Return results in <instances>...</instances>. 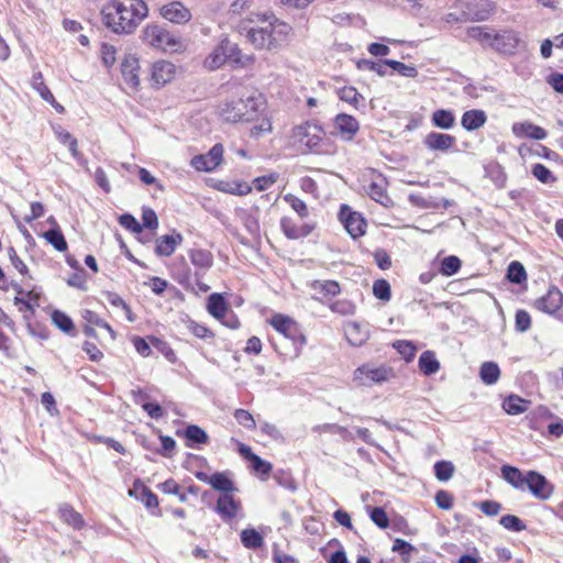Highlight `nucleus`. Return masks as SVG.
Here are the masks:
<instances>
[{
	"label": "nucleus",
	"instance_id": "54",
	"mask_svg": "<svg viewBox=\"0 0 563 563\" xmlns=\"http://www.w3.org/2000/svg\"><path fill=\"white\" fill-rule=\"evenodd\" d=\"M280 228L284 234L290 240H297L301 238L302 233H299V225L288 217H284L280 220Z\"/></svg>",
	"mask_w": 563,
	"mask_h": 563
},
{
	"label": "nucleus",
	"instance_id": "59",
	"mask_svg": "<svg viewBox=\"0 0 563 563\" xmlns=\"http://www.w3.org/2000/svg\"><path fill=\"white\" fill-rule=\"evenodd\" d=\"M119 222L123 228L132 231L133 233H142V224L132 214H122Z\"/></svg>",
	"mask_w": 563,
	"mask_h": 563
},
{
	"label": "nucleus",
	"instance_id": "41",
	"mask_svg": "<svg viewBox=\"0 0 563 563\" xmlns=\"http://www.w3.org/2000/svg\"><path fill=\"white\" fill-rule=\"evenodd\" d=\"M241 541L245 548L257 549L263 544V537L255 529H244L241 532Z\"/></svg>",
	"mask_w": 563,
	"mask_h": 563
},
{
	"label": "nucleus",
	"instance_id": "12",
	"mask_svg": "<svg viewBox=\"0 0 563 563\" xmlns=\"http://www.w3.org/2000/svg\"><path fill=\"white\" fill-rule=\"evenodd\" d=\"M526 489L540 500H548L554 492L553 485L536 471L528 472Z\"/></svg>",
	"mask_w": 563,
	"mask_h": 563
},
{
	"label": "nucleus",
	"instance_id": "38",
	"mask_svg": "<svg viewBox=\"0 0 563 563\" xmlns=\"http://www.w3.org/2000/svg\"><path fill=\"white\" fill-rule=\"evenodd\" d=\"M44 239L52 244L57 251L67 250V242L58 228L51 229L43 234Z\"/></svg>",
	"mask_w": 563,
	"mask_h": 563
},
{
	"label": "nucleus",
	"instance_id": "3",
	"mask_svg": "<svg viewBox=\"0 0 563 563\" xmlns=\"http://www.w3.org/2000/svg\"><path fill=\"white\" fill-rule=\"evenodd\" d=\"M262 97L254 93L224 101L219 107L222 120L230 123L250 122L256 119Z\"/></svg>",
	"mask_w": 563,
	"mask_h": 563
},
{
	"label": "nucleus",
	"instance_id": "35",
	"mask_svg": "<svg viewBox=\"0 0 563 563\" xmlns=\"http://www.w3.org/2000/svg\"><path fill=\"white\" fill-rule=\"evenodd\" d=\"M529 401L517 395H510L503 402V408L508 415H520L527 410V404Z\"/></svg>",
	"mask_w": 563,
	"mask_h": 563
},
{
	"label": "nucleus",
	"instance_id": "57",
	"mask_svg": "<svg viewBox=\"0 0 563 563\" xmlns=\"http://www.w3.org/2000/svg\"><path fill=\"white\" fill-rule=\"evenodd\" d=\"M372 521L380 529H386L389 526V519L386 511L382 507H373L369 510Z\"/></svg>",
	"mask_w": 563,
	"mask_h": 563
},
{
	"label": "nucleus",
	"instance_id": "19",
	"mask_svg": "<svg viewBox=\"0 0 563 563\" xmlns=\"http://www.w3.org/2000/svg\"><path fill=\"white\" fill-rule=\"evenodd\" d=\"M139 59L134 56H128L121 64V71L124 82L135 89L140 84Z\"/></svg>",
	"mask_w": 563,
	"mask_h": 563
},
{
	"label": "nucleus",
	"instance_id": "4",
	"mask_svg": "<svg viewBox=\"0 0 563 563\" xmlns=\"http://www.w3.org/2000/svg\"><path fill=\"white\" fill-rule=\"evenodd\" d=\"M395 377L394 371L385 365L375 366L366 363L358 366L353 373V382L356 386L371 387L383 384Z\"/></svg>",
	"mask_w": 563,
	"mask_h": 563
},
{
	"label": "nucleus",
	"instance_id": "40",
	"mask_svg": "<svg viewBox=\"0 0 563 563\" xmlns=\"http://www.w3.org/2000/svg\"><path fill=\"white\" fill-rule=\"evenodd\" d=\"M473 21H486L495 10V3L490 0H481L475 4Z\"/></svg>",
	"mask_w": 563,
	"mask_h": 563
},
{
	"label": "nucleus",
	"instance_id": "49",
	"mask_svg": "<svg viewBox=\"0 0 563 563\" xmlns=\"http://www.w3.org/2000/svg\"><path fill=\"white\" fill-rule=\"evenodd\" d=\"M499 523L507 530L520 532L526 530V523L515 515H505L500 518Z\"/></svg>",
	"mask_w": 563,
	"mask_h": 563
},
{
	"label": "nucleus",
	"instance_id": "14",
	"mask_svg": "<svg viewBox=\"0 0 563 563\" xmlns=\"http://www.w3.org/2000/svg\"><path fill=\"white\" fill-rule=\"evenodd\" d=\"M241 509V504L236 500L231 493L222 494L217 500L216 511L225 522L234 519Z\"/></svg>",
	"mask_w": 563,
	"mask_h": 563
},
{
	"label": "nucleus",
	"instance_id": "13",
	"mask_svg": "<svg viewBox=\"0 0 563 563\" xmlns=\"http://www.w3.org/2000/svg\"><path fill=\"white\" fill-rule=\"evenodd\" d=\"M159 12L165 20L176 24L187 23L191 19L190 10L178 1L163 5Z\"/></svg>",
	"mask_w": 563,
	"mask_h": 563
},
{
	"label": "nucleus",
	"instance_id": "58",
	"mask_svg": "<svg viewBox=\"0 0 563 563\" xmlns=\"http://www.w3.org/2000/svg\"><path fill=\"white\" fill-rule=\"evenodd\" d=\"M394 347L402 355L407 362L415 357L416 347L408 341H397L394 343Z\"/></svg>",
	"mask_w": 563,
	"mask_h": 563
},
{
	"label": "nucleus",
	"instance_id": "63",
	"mask_svg": "<svg viewBox=\"0 0 563 563\" xmlns=\"http://www.w3.org/2000/svg\"><path fill=\"white\" fill-rule=\"evenodd\" d=\"M531 327L530 314L525 310H518L516 313V329L519 332H526Z\"/></svg>",
	"mask_w": 563,
	"mask_h": 563
},
{
	"label": "nucleus",
	"instance_id": "29",
	"mask_svg": "<svg viewBox=\"0 0 563 563\" xmlns=\"http://www.w3.org/2000/svg\"><path fill=\"white\" fill-rule=\"evenodd\" d=\"M431 123L435 128L450 130L455 125V115L451 110L439 109L432 113Z\"/></svg>",
	"mask_w": 563,
	"mask_h": 563
},
{
	"label": "nucleus",
	"instance_id": "18",
	"mask_svg": "<svg viewBox=\"0 0 563 563\" xmlns=\"http://www.w3.org/2000/svg\"><path fill=\"white\" fill-rule=\"evenodd\" d=\"M511 131L517 137L526 136L537 141L544 140L548 135L543 128L528 121L514 123Z\"/></svg>",
	"mask_w": 563,
	"mask_h": 563
},
{
	"label": "nucleus",
	"instance_id": "11",
	"mask_svg": "<svg viewBox=\"0 0 563 563\" xmlns=\"http://www.w3.org/2000/svg\"><path fill=\"white\" fill-rule=\"evenodd\" d=\"M340 220L353 239H357L365 233L366 221L361 213L353 211L349 206L343 205L340 209Z\"/></svg>",
	"mask_w": 563,
	"mask_h": 563
},
{
	"label": "nucleus",
	"instance_id": "20",
	"mask_svg": "<svg viewBox=\"0 0 563 563\" xmlns=\"http://www.w3.org/2000/svg\"><path fill=\"white\" fill-rule=\"evenodd\" d=\"M334 124L344 140H352L358 131L357 120L349 114H338L334 120Z\"/></svg>",
	"mask_w": 563,
	"mask_h": 563
},
{
	"label": "nucleus",
	"instance_id": "64",
	"mask_svg": "<svg viewBox=\"0 0 563 563\" xmlns=\"http://www.w3.org/2000/svg\"><path fill=\"white\" fill-rule=\"evenodd\" d=\"M434 499L437 506L441 509L449 510L453 507V496L445 490H439Z\"/></svg>",
	"mask_w": 563,
	"mask_h": 563
},
{
	"label": "nucleus",
	"instance_id": "8",
	"mask_svg": "<svg viewBox=\"0 0 563 563\" xmlns=\"http://www.w3.org/2000/svg\"><path fill=\"white\" fill-rule=\"evenodd\" d=\"M144 41L153 47L167 49L176 46L177 42L163 26L150 24L143 30Z\"/></svg>",
	"mask_w": 563,
	"mask_h": 563
},
{
	"label": "nucleus",
	"instance_id": "24",
	"mask_svg": "<svg viewBox=\"0 0 563 563\" xmlns=\"http://www.w3.org/2000/svg\"><path fill=\"white\" fill-rule=\"evenodd\" d=\"M486 121L487 117L483 110L473 109L463 113L461 124L467 131H475L482 128Z\"/></svg>",
	"mask_w": 563,
	"mask_h": 563
},
{
	"label": "nucleus",
	"instance_id": "37",
	"mask_svg": "<svg viewBox=\"0 0 563 563\" xmlns=\"http://www.w3.org/2000/svg\"><path fill=\"white\" fill-rule=\"evenodd\" d=\"M210 485L213 489L222 492L223 494H230L234 490L233 482L223 473H214Z\"/></svg>",
	"mask_w": 563,
	"mask_h": 563
},
{
	"label": "nucleus",
	"instance_id": "15",
	"mask_svg": "<svg viewBox=\"0 0 563 563\" xmlns=\"http://www.w3.org/2000/svg\"><path fill=\"white\" fill-rule=\"evenodd\" d=\"M562 305L563 294L556 287H551L543 297L536 301L537 309L550 314L556 312Z\"/></svg>",
	"mask_w": 563,
	"mask_h": 563
},
{
	"label": "nucleus",
	"instance_id": "5",
	"mask_svg": "<svg viewBox=\"0 0 563 563\" xmlns=\"http://www.w3.org/2000/svg\"><path fill=\"white\" fill-rule=\"evenodd\" d=\"M269 324L286 339L292 341L296 355L299 354V349L306 344V336L301 333L299 324L290 317L283 313H275L269 319Z\"/></svg>",
	"mask_w": 563,
	"mask_h": 563
},
{
	"label": "nucleus",
	"instance_id": "32",
	"mask_svg": "<svg viewBox=\"0 0 563 563\" xmlns=\"http://www.w3.org/2000/svg\"><path fill=\"white\" fill-rule=\"evenodd\" d=\"M500 376V369L495 362H484L479 368V377L486 385H493L497 383Z\"/></svg>",
	"mask_w": 563,
	"mask_h": 563
},
{
	"label": "nucleus",
	"instance_id": "55",
	"mask_svg": "<svg viewBox=\"0 0 563 563\" xmlns=\"http://www.w3.org/2000/svg\"><path fill=\"white\" fill-rule=\"evenodd\" d=\"M373 294L377 299L388 301L391 295L389 283L385 279L375 280L373 285Z\"/></svg>",
	"mask_w": 563,
	"mask_h": 563
},
{
	"label": "nucleus",
	"instance_id": "62",
	"mask_svg": "<svg viewBox=\"0 0 563 563\" xmlns=\"http://www.w3.org/2000/svg\"><path fill=\"white\" fill-rule=\"evenodd\" d=\"M158 227V219L155 211L151 208L143 209L142 213V229L156 230Z\"/></svg>",
	"mask_w": 563,
	"mask_h": 563
},
{
	"label": "nucleus",
	"instance_id": "2",
	"mask_svg": "<svg viewBox=\"0 0 563 563\" xmlns=\"http://www.w3.org/2000/svg\"><path fill=\"white\" fill-rule=\"evenodd\" d=\"M104 25L117 34H132L148 15L144 0H112L102 10Z\"/></svg>",
	"mask_w": 563,
	"mask_h": 563
},
{
	"label": "nucleus",
	"instance_id": "23",
	"mask_svg": "<svg viewBox=\"0 0 563 563\" xmlns=\"http://www.w3.org/2000/svg\"><path fill=\"white\" fill-rule=\"evenodd\" d=\"M181 242L183 235L180 233L163 235L156 240L155 253L158 256H170Z\"/></svg>",
	"mask_w": 563,
	"mask_h": 563
},
{
	"label": "nucleus",
	"instance_id": "47",
	"mask_svg": "<svg viewBox=\"0 0 563 563\" xmlns=\"http://www.w3.org/2000/svg\"><path fill=\"white\" fill-rule=\"evenodd\" d=\"M284 200L289 203V206L291 207V209L297 212V214L303 219V218H307L309 216V210H308V207L306 205V202L303 200H301L300 198H298L297 196L292 195V194H287L284 196Z\"/></svg>",
	"mask_w": 563,
	"mask_h": 563
},
{
	"label": "nucleus",
	"instance_id": "42",
	"mask_svg": "<svg viewBox=\"0 0 563 563\" xmlns=\"http://www.w3.org/2000/svg\"><path fill=\"white\" fill-rule=\"evenodd\" d=\"M507 277L514 284H521L527 279V273L523 265L517 261L509 264L507 269Z\"/></svg>",
	"mask_w": 563,
	"mask_h": 563
},
{
	"label": "nucleus",
	"instance_id": "33",
	"mask_svg": "<svg viewBox=\"0 0 563 563\" xmlns=\"http://www.w3.org/2000/svg\"><path fill=\"white\" fill-rule=\"evenodd\" d=\"M419 368L427 376L435 374L439 371L440 363L435 358V355H434L433 352L424 351L420 355V357H419Z\"/></svg>",
	"mask_w": 563,
	"mask_h": 563
},
{
	"label": "nucleus",
	"instance_id": "34",
	"mask_svg": "<svg viewBox=\"0 0 563 563\" xmlns=\"http://www.w3.org/2000/svg\"><path fill=\"white\" fill-rule=\"evenodd\" d=\"M217 188L220 191L235 196H245L252 190V186L245 181H221Z\"/></svg>",
	"mask_w": 563,
	"mask_h": 563
},
{
	"label": "nucleus",
	"instance_id": "50",
	"mask_svg": "<svg viewBox=\"0 0 563 563\" xmlns=\"http://www.w3.org/2000/svg\"><path fill=\"white\" fill-rule=\"evenodd\" d=\"M82 318L87 323H89L92 327L97 325L99 328L106 329L111 334V336L114 338V331L111 328V325L107 321L101 319L96 312L91 310H85L82 312Z\"/></svg>",
	"mask_w": 563,
	"mask_h": 563
},
{
	"label": "nucleus",
	"instance_id": "9",
	"mask_svg": "<svg viewBox=\"0 0 563 563\" xmlns=\"http://www.w3.org/2000/svg\"><path fill=\"white\" fill-rule=\"evenodd\" d=\"M223 152L222 144L217 143L207 154L194 156L190 165L198 172H212L221 164Z\"/></svg>",
	"mask_w": 563,
	"mask_h": 563
},
{
	"label": "nucleus",
	"instance_id": "17",
	"mask_svg": "<svg viewBox=\"0 0 563 563\" xmlns=\"http://www.w3.org/2000/svg\"><path fill=\"white\" fill-rule=\"evenodd\" d=\"M455 141V137L450 134L430 132L426 135L423 144L431 151L445 152L454 145Z\"/></svg>",
	"mask_w": 563,
	"mask_h": 563
},
{
	"label": "nucleus",
	"instance_id": "36",
	"mask_svg": "<svg viewBox=\"0 0 563 563\" xmlns=\"http://www.w3.org/2000/svg\"><path fill=\"white\" fill-rule=\"evenodd\" d=\"M345 335L347 341L354 346L362 345L367 339V333L362 331L360 324L356 322H350L346 324Z\"/></svg>",
	"mask_w": 563,
	"mask_h": 563
},
{
	"label": "nucleus",
	"instance_id": "61",
	"mask_svg": "<svg viewBox=\"0 0 563 563\" xmlns=\"http://www.w3.org/2000/svg\"><path fill=\"white\" fill-rule=\"evenodd\" d=\"M250 462L252 464V468L261 475L268 476L272 472V464L264 461L258 455H252V460Z\"/></svg>",
	"mask_w": 563,
	"mask_h": 563
},
{
	"label": "nucleus",
	"instance_id": "25",
	"mask_svg": "<svg viewBox=\"0 0 563 563\" xmlns=\"http://www.w3.org/2000/svg\"><path fill=\"white\" fill-rule=\"evenodd\" d=\"M208 312L216 319H224L228 314L229 307L221 294H211L207 303Z\"/></svg>",
	"mask_w": 563,
	"mask_h": 563
},
{
	"label": "nucleus",
	"instance_id": "16",
	"mask_svg": "<svg viewBox=\"0 0 563 563\" xmlns=\"http://www.w3.org/2000/svg\"><path fill=\"white\" fill-rule=\"evenodd\" d=\"M175 75V66L167 60H157L152 65L151 79L161 87L169 82Z\"/></svg>",
	"mask_w": 563,
	"mask_h": 563
},
{
	"label": "nucleus",
	"instance_id": "56",
	"mask_svg": "<svg viewBox=\"0 0 563 563\" xmlns=\"http://www.w3.org/2000/svg\"><path fill=\"white\" fill-rule=\"evenodd\" d=\"M332 312L341 316H351L355 312V306L350 300H336L330 305Z\"/></svg>",
	"mask_w": 563,
	"mask_h": 563
},
{
	"label": "nucleus",
	"instance_id": "44",
	"mask_svg": "<svg viewBox=\"0 0 563 563\" xmlns=\"http://www.w3.org/2000/svg\"><path fill=\"white\" fill-rule=\"evenodd\" d=\"M32 87L35 89L41 98L45 101H54V96L48 89V87L44 84L42 73H35L32 77Z\"/></svg>",
	"mask_w": 563,
	"mask_h": 563
},
{
	"label": "nucleus",
	"instance_id": "45",
	"mask_svg": "<svg viewBox=\"0 0 563 563\" xmlns=\"http://www.w3.org/2000/svg\"><path fill=\"white\" fill-rule=\"evenodd\" d=\"M52 321L59 330H62L65 333H69L70 331L74 330L73 320L63 311H53Z\"/></svg>",
	"mask_w": 563,
	"mask_h": 563
},
{
	"label": "nucleus",
	"instance_id": "51",
	"mask_svg": "<svg viewBox=\"0 0 563 563\" xmlns=\"http://www.w3.org/2000/svg\"><path fill=\"white\" fill-rule=\"evenodd\" d=\"M186 438L197 444H203L208 442V434L205 430L196 424H190L185 430Z\"/></svg>",
	"mask_w": 563,
	"mask_h": 563
},
{
	"label": "nucleus",
	"instance_id": "46",
	"mask_svg": "<svg viewBox=\"0 0 563 563\" xmlns=\"http://www.w3.org/2000/svg\"><path fill=\"white\" fill-rule=\"evenodd\" d=\"M531 174L542 184H553L556 181V177L552 172L542 164L532 165Z\"/></svg>",
	"mask_w": 563,
	"mask_h": 563
},
{
	"label": "nucleus",
	"instance_id": "22",
	"mask_svg": "<svg viewBox=\"0 0 563 563\" xmlns=\"http://www.w3.org/2000/svg\"><path fill=\"white\" fill-rule=\"evenodd\" d=\"M238 216L241 219V221L243 222L244 228L251 235L257 236L260 234V231H261V225H260V220H258L260 209L257 207H252L249 210L241 209L238 211Z\"/></svg>",
	"mask_w": 563,
	"mask_h": 563
},
{
	"label": "nucleus",
	"instance_id": "21",
	"mask_svg": "<svg viewBox=\"0 0 563 563\" xmlns=\"http://www.w3.org/2000/svg\"><path fill=\"white\" fill-rule=\"evenodd\" d=\"M500 472L501 477L514 488L526 489L528 473L523 474L519 468L511 465H503Z\"/></svg>",
	"mask_w": 563,
	"mask_h": 563
},
{
	"label": "nucleus",
	"instance_id": "53",
	"mask_svg": "<svg viewBox=\"0 0 563 563\" xmlns=\"http://www.w3.org/2000/svg\"><path fill=\"white\" fill-rule=\"evenodd\" d=\"M357 67L360 69H368L371 71L376 73L379 76H385L387 74V67L386 59L380 62H373L368 59H362L357 63Z\"/></svg>",
	"mask_w": 563,
	"mask_h": 563
},
{
	"label": "nucleus",
	"instance_id": "27",
	"mask_svg": "<svg viewBox=\"0 0 563 563\" xmlns=\"http://www.w3.org/2000/svg\"><path fill=\"white\" fill-rule=\"evenodd\" d=\"M189 258L191 264L197 271H208L213 265V255L211 252L202 249H195L189 251Z\"/></svg>",
	"mask_w": 563,
	"mask_h": 563
},
{
	"label": "nucleus",
	"instance_id": "31",
	"mask_svg": "<svg viewBox=\"0 0 563 563\" xmlns=\"http://www.w3.org/2000/svg\"><path fill=\"white\" fill-rule=\"evenodd\" d=\"M311 288L322 298L334 297L340 294V285L334 280H314Z\"/></svg>",
	"mask_w": 563,
	"mask_h": 563
},
{
	"label": "nucleus",
	"instance_id": "7",
	"mask_svg": "<svg viewBox=\"0 0 563 563\" xmlns=\"http://www.w3.org/2000/svg\"><path fill=\"white\" fill-rule=\"evenodd\" d=\"M292 139L299 145L313 151L322 140V130L317 124L306 122L292 130Z\"/></svg>",
	"mask_w": 563,
	"mask_h": 563
},
{
	"label": "nucleus",
	"instance_id": "10",
	"mask_svg": "<svg viewBox=\"0 0 563 563\" xmlns=\"http://www.w3.org/2000/svg\"><path fill=\"white\" fill-rule=\"evenodd\" d=\"M521 38L515 30H503L494 33L492 49L505 54L514 55L517 52Z\"/></svg>",
	"mask_w": 563,
	"mask_h": 563
},
{
	"label": "nucleus",
	"instance_id": "28",
	"mask_svg": "<svg viewBox=\"0 0 563 563\" xmlns=\"http://www.w3.org/2000/svg\"><path fill=\"white\" fill-rule=\"evenodd\" d=\"M494 33V30L488 26H471L466 30V34L470 38L489 48H492L493 45Z\"/></svg>",
	"mask_w": 563,
	"mask_h": 563
},
{
	"label": "nucleus",
	"instance_id": "52",
	"mask_svg": "<svg viewBox=\"0 0 563 563\" xmlns=\"http://www.w3.org/2000/svg\"><path fill=\"white\" fill-rule=\"evenodd\" d=\"M386 64L404 77L415 78L418 76V70L411 65H406L394 59H386Z\"/></svg>",
	"mask_w": 563,
	"mask_h": 563
},
{
	"label": "nucleus",
	"instance_id": "30",
	"mask_svg": "<svg viewBox=\"0 0 563 563\" xmlns=\"http://www.w3.org/2000/svg\"><path fill=\"white\" fill-rule=\"evenodd\" d=\"M368 196L380 203L384 207H388L391 205V199L386 194V186L384 179L379 181H372L367 189Z\"/></svg>",
	"mask_w": 563,
	"mask_h": 563
},
{
	"label": "nucleus",
	"instance_id": "26",
	"mask_svg": "<svg viewBox=\"0 0 563 563\" xmlns=\"http://www.w3.org/2000/svg\"><path fill=\"white\" fill-rule=\"evenodd\" d=\"M60 519L76 530H80L85 526L82 516L77 512L70 505L63 504L58 509Z\"/></svg>",
	"mask_w": 563,
	"mask_h": 563
},
{
	"label": "nucleus",
	"instance_id": "1",
	"mask_svg": "<svg viewBox=\"0 0 563 563\" xmlns=\"http://www.w3.org/2000/svg\"><path fill=\"white\" fill-rule=\"evenodd\" d=\"M236 31L245 36L254 48L275 52L288 41L292 27L273 13H252L247 20L236 25Z\"/></svg>",
	"mask_w": 563,
	"mask_h": 563
},
{
	"label": "nucleus",
	"instance_id": "48",
	"mask_svg": "<svg viewBox=\"0 0 563 563\" xmlns=\"http://www.w3.org/2000/svg\"><path fill=\"white\" fill-rule=\"evenodd\" d=\"M461 268V260L457 256L450 255L442 260L440 272L444 276H452Z\"/></svg>",
	"mask_w": 563,
	"mask_h": 563
},
{
	"label": "nucleus",
	"instance_id": "60",
	"mask_svg": "<svg viewBox=\"0 0 563 563\" xmlns=\"http://www.w3.org/2000/svg\"><path fill=\"white\" fill-rule=\"evenodd\" d=\"M236 421L246 429H254L256 423L253 416L244 409H236L234 412Z\"/></svg>",
	"mask_w": 563,
	"mask_h": 563
},
{
	"label": "nucleus",
	"instance_id": "43",
	"mask_svg": "<svg viewBox=\"0 0 563 563\" xmlns=\"http://www.w3.org/2000/svg\"><path fill=\"white\" fill-rule=\"evenodd\" d=\"M434 475L440 482H446L454 474V465L450 461H439L434 464Z\"/></svg>",
	"mask_w": 563,
	"mask_h": 563
},
{
	"label": "nucleus",
	"instance_id": "6",
	"mask_svg": "<svg viewBox=\"0 0 563 563\" xmlns=\"http://www.w3.org/2000/svg\"><path fill=\"white\" fill-rule=\"evenodd\" d=\"M235 55H240L238 44L231 42L228 37H224L206 57L203 65L209 70H214L224 65L228 59H232V56Z\"/></svg>",
	"mask_w": 563,
	"mask_h": 563
},
{
	"label": "nucleus",
	"instance_id": "39",
	"mask_svg": "<svg viewBox=\"0 0 563 563\" xmlns=\"http://www.w3.org/2000/svg\"><path fill=\"white\" fill-rule=\"evenodd\" d=\"M338 96L342 101L358 108L360 102L364 100L363 96L354 87H343L339 89Z\"/></svg>",
	"mask_w": 563,
	"mask_h": 563
}]
</instances>
